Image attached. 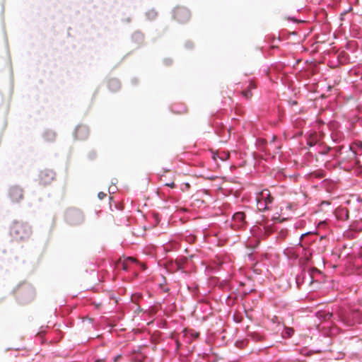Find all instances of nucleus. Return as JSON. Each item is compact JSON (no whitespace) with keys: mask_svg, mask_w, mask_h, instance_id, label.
<instances>
[{"mask_svg":"<svg viewBox=\"0 0 362 362\" xmlns=\"http://www.w3.org/2000/svg\"><path fill=\"white\" fill-rule=\"evenodd\" d=\"M18 293L17 300L21 304H27L31 302L35 297V293L34 288L28 283L23 281L20 283L16 288H14L12 292L14 293Z\"/></svg>","mask_w":362,"mask_h":362,"instance_id":"1","label":"nucleus"},{"mask_svg":"<svg viewBox=\"0 0 362 362\" xmlns=\"http://www.w3.org/2000/svg\"><path fill=\"white\" fill-rule=\"evenodd\" d=\"M9 233L13 238L23 240L30 237L32 230L27 223L14 221L13 226L10 228Z\"/></svg>","mask_w":362,"mask_h":362,"instance_id":"2","label":"nucleus"},{"mask_svg":"<svg viewBox=\"0 0 362 362\" xmlns=\"http://www.w3.org/2000/svg\"><path fill=\"white\" fill-rule=\"evenodd\" d=\"M84 220L83 212L77 208L70 207L64 213V221L71 226L78 225Z\"/></svg>","mask_w":362,"mask_h":362,"instance_id":"3","label":"nucleus"},{"mask_svg":"<svg viewBox=\"0 0 362 362\" xmlns=\"http://www.w3.org/2000/svg\"><path fill=\"white\" fill-rule=\"evenodd\" d=\"M273 198L267 189L262 190L257 196V206L259 211H264L269 209L268 204L272 202Z\"/></svg>","mask_w":362,"mask_h":362,"instance_id":"4","label":"nucleus"},{"mask_svg":"<svg viewBox=\"0 0 362 362\" xmlns=\"http://www.w3.org/2000/svg\"><path fill=\"white\" fill-rule=\"evenodd\" d=\"M54 176L55 173L53 170L45 169L39 172L38 179L36 181H38L40 185H47L54 180Z\"/></svg>","mask_w":362,"mask_h":362,"instance_id":"5","label":"nucleus"},{"mask_svg":"<svg viewBox=\"0 0 362 362\" xmlns=\"http://www.w3.org/2000/svg\"><path fill=\"white\" fill-rule=\"evenodd\" d=\"M8 196L13 202L19 203L23 199V189L18 185H13L9 188Z\"/></svg>","mask_w":362,"mask_h":362,"instance_id":"6","label":"nucleus"},{"mask_svg":"<svg viewBox=\"0 0 362 362\" xmlns=\"http://www.w3.org/2000/svg\"><path fill=\"white\" fill-rule=\"evenodd\" d=\"M88 127L78 124L76 127L73 132V137L74 140H85L88 138Z\"/></svg>","mask_w":362,"mask_h":362,"instance_id":"7","label":"nucleus"},{"mask_svg":"<svg viewBox=\"0 0 362 362\" xmlns=\"http://www.w3.org/2000/svg\"><path fill=\"white\" fill-rule=\"evenodd\" d=\"M175 18L181 23L186 22L190 18L189 11L185 8H177L175 10Z\"/></svg>","mask_w":362,"mask_h":362,"instance_id":"8","label":"nucleus"},{"mask_svg":"<svg viewBox=\"0 0 362 362\" xmlns=\"http://www.w3.org/2000/svg\"><path fill=\"white\" fill-rule=\"evenodd\" d=\"M245 214L243 212H237L233 216L232 226L236 228H240L245 224Z\"/></svg>","mask_w":362,"mask_h":362,"instance_id":"9","label":"nucleus"},{"mask_svg":"<svg viewBox=\"0 0 362 362\" xmlns=\"http://www.w3.org/2000/svg\"><path fill=\"white\" fill-rule=\"evenodd\" d=\"M42 137L45 141L52 143L56 140L57 132L51 129H45L42 133Z\"/></svg>","mask_w":362,"mask_h":362,"instance_id":"10","label":"nucleus"},{"mask_svg":"<svg viewBox=\"0 0 362 362\" xmlns=\"http://www.w3.org/2000/svg\"><path fill=\"white\" fill-rule=\"evenodd\" d=\"M360 313L358 311H354L351 313V316H349L348 318H343L342 320L344 322L345 324H346L348 326H351L354 325L355 323L361 322V318H360Z\"/></svg>","mask_w":362,"mask_h":362,"instance_id":"11","label":"nucleus"},{"mask_svg":"<svg viewBox=\"0 0 362 362\" xmlns=\"http://www.w3.org/2000/svg\"><path fill=\"white\" fill-rule=\"evenodd\" d=\"M136 259L133 257H128L125 259L120 260L117 264V267H121L123 270H127L129 263H134Z\"/></svg>","mask_w":362,"mask_h":362,"instance_id":"12","label":"nucleus"},{"mask_svg":"<svg viewBox=\"0 0 362 362\" xmlns=\"http://www.w3.org/2000/svg\"><path fill=\"white\" fill-rule=\"evenodd\" d=\"M119 87H120L119 82L116 79H112L109 83V88L112 90L115 91V90H118L119 88Z\"/></svg>","mask_w":362,"mask_h":362,"instance_id":"13","label":"nucleus"},{"mask_svg":"<svg viewBox=\"0 0 362 362\" xmlns=\"http://www.w3.org/2000/svg\"><path fill=\"white\" fill-rule=\"evenodd\" d=\"M294 332V330L293 328H291V327H286L284 329V331L283 332V337H290L293 335Z\"/></svg>","mask_w":362,"mask_h":362,"instance_id":"14","label":"nucleus"},{"mask_svg":"<svg viewBox=\"0 0 362 362\" xmlns=\"http://www.w3.org/2000/svg\"><path fill=\"white\" fill-rule=\"evenodd\" d=\"M11 87H10V97H11L13 93V71H12V69H11Z\"/></svg>","mask_w":362,"mask_h":362,"instance_id":"15","label":"nucleus"},{"mask_svg":"<svg viewBox=\"0 0 362 362\" xmlns=\"http://www.w3.org/2000/svg\"><path fill=\"white\" fill-rule=\"evenodd\" d=\"M106 195L107 194L105 193L101 192L98 193V197L100 199H103L106 197Z\"/></svg>","mask_w":362,"mask_h":362,"instance_id":"16","label":"nucleus"},{"mask_svg":"<svg viewBox=\"0 0 362 362\" xmlns=\"http://www.w3.org/2000/svg\"><path fill=\"white\" fill-rule=\"evenodd\" d=\"M243 95H244L246 98H250V95H251V93H250V92L249 90L244 91V92L243 93Z\"/></svg>","mask_w":362,"mask_h":362,"instance_id":"17","label":"nucleus"},{"mask_svg":"<svg viewBox=\"0 0 362 362\" xmlns=\"http://www.w3.org/2000/svg\"><path fill=\"white\" fill-rule=\"evenodd\" d=\"M6 49H7V54H8V59L9 60L11 59V57H10V52H9V49H8V41H7V39L6 38Z\"/></svg>","mask_w":362,"mask_h":362,"instance_id":"18","label":"nucleus"},{"mask_svg":"<svg viewBox=\"0 0 362 362\" xmlns=\"http://www.w3.org/2000/svg\"><path fill=\"white\" fill-rule=\"evenodd\" d=\"M148 16H151V18H154L156 15V12H154L153 11H150L148 13Z\"/></svg>","mask_w":362,"mask_h":362,"instance_id":"19","label":"nucleus"},{"mask_svg":"<svg viewBox=\"0 0 362 362\" xmlns=\"http://www.w3.org/2000/svg\"><path fill=\"white\" fill-rule=\"evenodd\" d=\"M4 102V97H3V95L1 94V93L0 92V106L2 105Z\"/></svg>","mask_w":362,"mask_h":362,"instance_id":"20","label":"nucleus"},{"mask_svg":"<svg viewBox=\"0 0 362 362\" xmlns=\"http://www.w3.org/2000/svg\"><path fill=\"white\" fill-rule=\"evenodd\" d=\"M166 185H168V186H169L170 187H174L175 184L173 182H172V183H170V184H167Z\"/></svg>","mask_w":362,"mask_h":362,"instance_id":"21","label":"nucleus"},{"mask_svg":"<svg viewBox=\"0 0 362 362\" xmlns=\"http://www.w3.org/2000/svg\"><path fill=\"white\" fill-rule=\"evenodd\" d=\"M95 362H105L103 360H97Z\"/></svg>","mask_w":362,"mask_h":362,"instance_id":"22","label":"nucleus"},{"mask_svg":"<svg viewBox=\"0 0 362 362\" xmlns=\"http://www.w3.org/2000/svg\"><path fill=\"white\" fill-rule=\"evenodd\" d=\"M86 320L88 321L89 322H90V317H87Z\"/></svg>","mask_w":362,"mask_h":362,"instance_id":"23","label":"nucleus"},{"mask_svg":"<svg viewBox=\"0 0 362 362\" xmlns=\"http://www.w3.org/2000/svg\"><path fill=\"white\" fill-rule=\"evenodd\" d=\"M307 234H308V233H304V234H302V235H301V238H303V236H305V235H307Z\"/></svg>","mask_w":362,"mask_h":362,"instance_id":"24","label":"nucleus"},{"mask_svg":"<svg viewBox=\"0 0 362 362\" xmlns=\"http://www.w3.org/2000/svg\"><path fill=\"white\" fill-rule=\"evenodd\" d=\"M88 158H90V153H88Z\"/></svg>","mask_w":362,"mask_h":362,"instance_id":"25","label":"nucleus"}]
</instances>
